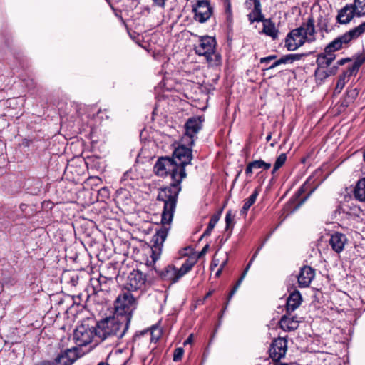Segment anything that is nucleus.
I'll use <instances>...</instances> for the list:
<instances>
[{
    "instance_id": "nucleus-52",
    "label": "nucleus",
    "mask_w": 365,
    "mask_h": 365,
    "mask_svg": "<svg viewBox=\"0 0 365 365\" xmlns=\"http://www.w3.org/2000/svg\"><path fill=\"white\" fill-rule=\"evenodd\" d=\"M90 179L96 181V184H98V182H100L101 181V179L98 177H91L90 178Z\"/></svg>"
},
{
    "instance_id": "nucleus-17",
    "label": "nucleus",
    "mask_w": 365,
    "mask_h": 365,
    "mask_svg": "<svg viewBox=\"0 0 365 365\" xmlns=\"http://www.w3.org/2000/svg\"><path fill=\"white\" fill-rule=\"evenodd\" d=\"M299 323V321L297 320L296 317L287 314L284 315L281 318L279 321V326L283 330L286 331H291L298 328Z\"/></svg>"
},
{
    "instance_id": "nucleus-50",
    "label": "nucleus",
    "mask_w": 365,
    "mask_h": 365,
    "mask_svg": "<svg viewBox=\"0 0 365 365\" xmlns=\"http://www.w3.org/2000/svg\"><path fill=\"white\" fill-rule=\"evenodd\" d=\"M205 237V230L197 237V242L201 241Z\"/></svg>"
},
{
    "instance_id": "nucleus-55",
    "label": "nucleus",
    "mask_w": 365,
    "mask_h": 365,
    "mask_svg": "<svg viewBox=\"0 0 365 365\" xmlns=\"http://www.w3.org/2000/svg\"><path fill=\"white\" fill-rule=\"evenodd\" d=\"M258 253V250L253 255L251 259H253V261L255 260V257H257Z\"/></svg>"
},
{
    "instance_id": "nucleus-2",
    "label": "nucleus",
    "mask_w": 365,
    "mask_h": 365,
    "mask_svg": "<svg viewBox=\"0 0 365 365\" xmlns=\"http://www.w3.org/2000/svg\"><path fill=\"white\" fill-rule=\"evenodd\" d=\"M315 41V29L313 18L309 17L300 27L292 30L285 39V47L289 51H295L306 42Z\"/></svg>"
},
{
    "instance_id": "nucleus-45",
    "label": "nucleus",
    "mask_w": 365,
    "mask_h": 365,
    "mask_svg": "<svg viewBox=\"0 0 365 365\" xmlns=\"http://www.w3.org/2000/svg\"><path fill=\"white\" fill-rule=\"evenodd\" d=\"M35 365H53L51 361L44 360L36 363Z\"/></svg>"
},
{
    "instance_id": "nucleus-46",
    "label": "nucleus",
    "mask_w": 365,
    "mask_h": 365,
    "mask_svg": "<svg viewBox=\"0 0 365 365\" xmlns=\"http://www.w3.org/2000/svg\"><path fill=\"white\" fill-rule=\"evenodd\" d=\"M350 58H342L341 60H339L338 62H337V65L338 66H342L344 64H345L346 62L348 61H350Z\"/></svg>"
},
{
    "instance_id": "nucleus-15",
    "label": "nucleus",
    "mask_w": 365,
    "mask_h": 365,
    "mask_svg": "<svg viewBox=\"0 0 365 365\" xmlns=\"http://www.w3.org/2000/svg\"><path fill=\"white\" fill-rule=\"evenodd\" d=\"M329 242L334 252L340 253L344 249V246L347 242V237L342 233L335 232L331 235Z\"/></svg>"
},
{
    "instance_id": "nucleus-12",
    "label": "nucleus",
    "mask_w": 365,
    "mask_h": 365,
    "mask_svg": "<svg viewBox=\"0 0 365 365\" xmlns=\"http://www.w3.org/2000/svg\"><path fill=\"white\" fill-rule=\"evenodd\" d=\"M287 351V341L285 338L279 337L272 341L269 349V355L274 361H279L285 356Z\"/></svg>"
},
{
    "instance_id": "nucleus-56",
    "label": "nucleus",
    "mask_w": 365,
    "mask_h": 365,
    "mask_svg": "<svg viewBox=\"0 0 365 365\" xmlns=\"http://www.w3.org/2000/svg\"><path fill=\"white\" fill-rule=\"evenodd\" d=\"M309 179L307 180V182L303 185V186L302 187L301 189L302 190L305 186H307V185L309 183Z\"/></svg>"
},
{
    "instance_id": "nucleus-23",
    "label": "nucleus",
    "mask_w": 365,
    "mask_h": 365,
    "mask_svg": "<svg viewBox=\"0 0 365 365\" xmlns=\"http://www.w3.org/2000/svg\"><path fill=\"white\" fill-rule=\"evenodd\" d=\"M354 197L360 202L365 201V178L359 180L354 190Z\"/></svg>"
},
{
    "instance_id": "nucleus-8",
    "label": "nucleus",
    "mask_w": 365,
    "mask_h": 365,
    "mask_svg": "<svg viewBox=\"0 0 365 365\" xmlns=\"http://www.w3.org/2000/svg\"><path fill=\"white\" fill-rule=\"evenodd\" d=\"M203 118L195 116L190 118L185 124V133L182 137V141L188 145H193L196 139V135L202 129Z\"/></svg>"
},
{
    "instance_id": "nucleus-13",
    "label": "nucleus",
    "mask_w": 365,
    "mask_h": 365,
    "mask_svg": "<svg viewBox=\"0 0 365 365\" xmlns=\"http://www.w3.org/2000/svg\"><path fill=\"white\" fill-rule=\"evenodd\" d=\"M78 358V349L76 348L68 349L58 354L52 364L53 365H72Z\"/></svg>"
},
{
    "instance_id": "nucleus-33",
    "label": "nucleus",
    "mask_w": 365,
    "mask_h": 365,
    "mask_svg": "<svg viewBox=\"0 0 365 365\" xmlns=\"http://www.w3.org/2000/svg\"><path fill=\"white\" fill-rule=\"evenodd\" d=\"M346 73H342L336 83V86L334 90L335 93H339L342 89L344 88L345 84H346Z\"/></svg>"
},
{
    "instance_id": "nucleus-51",
    "label": "nucleus",
    "mask_w": 365,
    "mask_h": 365,
    "mask_svg": "<svg viewBox=\"0 0 365 365\" xmlns=\"http://www.w3.org/2000/svg\"><path fill=\"white\" fill-rule=\"evenodd\" d=\"M217 265V264L215 262V260H213L212 264H210V270L213 271L214 268Z\"/></svg>"
},
{
    "instance_id": "nucleus-20",
    "label": "nucleus",
    "mask_w": 365,
    "mask_h": 365,
    "mask_svg": "<svg viewBox=\"0 0 365 365\" xmlns=\"http://www.w3.org/2000/svg\"><path fill=\"white\" fill-rule=\"evenodd\" d=\"M271 168V164L265 163L262 160H254L249 163L245 169V173L247 176H250L252 174L253 169L262 168L264 170H269Z\"/></svg>"
},
{
    "instance_id": "nucleus-18",
    "label": "nucleus",
    "mask_w": 365,
    "mask_h": 365,
    "mask_svg": "<svg viewBox=\"0 0 365 365\" xmlns=\"http://www.w3.org/2000/svg\"><path fill=\"white\" fill-rule=\"evenodd\" d=\"M334 59V54L327 53L325 51H324V53H320L317 58L318 68L315 71L316 75L319 76L321 72V68H325L329 66Z\"/></svg>"
},
{
    "instance_id": "nucleus-10",
    "label": "nucleus",
    "mask_w": 365,
    "mask_h": 365,
    "mask_svg": "<svg viewBox=\"0 0 365 365\" xmlns=\"http://www.w3.org/2000/svg\"><path fill=\"white\" fill-rule=\"evenodd\" d=\"M146 281V276L141 271L134 269L128 276L124 287L128 293L142 290L145 286Z\"/></svg>"
},
{
    "instance_id": "nucleus-24",
    "label": "nucleus",
    "mask_w": 365,
    "mask_h": 365,
    "mask_svg": "<svg viewBox=\"0 0 365 365\" xmlns=\"http://www.w3.org/2000/svg\"><path fill=\"white\" fill-rule=\"evenodd\" d=\"M263 32L274 39H275L278 35V30L270 19L263 21Z\"/></svg>"
},
{
    "instance_id": "nucleus-25",
    "label": "nucleus",
    "mask_w": 365,
    "mask_h": 365,
    "mask_svg": "<svg viewBox=\"0 0 365 365\" xmlns=\"http://www.w3.org/2000/svg\"><path fill=\"white\" fill-rule=\"evenodd\" d=\"M299 57L297 54H288L282 56L280 59L275 61L267 69H273L281 64H285L288 63H292L294 61L299 60Z\"/></svg>"
},
{
    "instance_id": "nucleus-40",
    "label": "nucleus",
    "mask_w": 365,
    "mask_h": 365,
    "mask_svg": "<svg viewBox=\"0 0 365 365\" xmlns=\"http://www.w3.org/2000/svg\"><path fill=\"white\" fill-rule=\"evenodd\" d=\"M167 1L168 0H152L153 6L163 9L165 7V4Z\"/></svg>"
},
{
    "instance_id": "nucleus-58",
    "label": "nucleus",
    "mask_w": 365,
    "mask_h": 365,
    "mask_svg": "<svg viewBox=\"0 0 365 365\" xmlns=\"http://www.w3.org/2000/svg\"><path fill=\"white\" fill-rule=\"evenodd\" d=\"M211 294V292L207 293L206 297L207 298Z\"/></svg>"
},
{
    "instance_id": "nucleus-5",
    "label": "nucleus",
    "mask_w": 365,
    "mask_h": 365,
    "mask_svg": "<svg viewBox=\"0 0 365 365\" xmlns=\"http://www.w3.org/2000/svg\"><path fill=\"white\" fill-rule=\"evenodd\" d=\"M364 32L365 21L333 40L325 47L324 51L327 53L334 54L335 51H339L344 46L348 45L353 39L357 38Z\"/></svg>"
},
{
    "instance_id": "nucleus-38",
    "label": "nucleus",
    "mask_w": 365,
    "mask_h": 365,
    "mask_svg": "<svg viewBox=\"0 0 365 365\" xmlns=\"http://www.w3.org/2000/svg\"><path fill=\"white\" fill-rule=\"evenodd\" d=\"M98 279L101 282V287H107V291L109 289V287L108 286V283H113V281L112 278L108 279L107 277H106L104 276H100L98 278Z\"/></svg>"
},
{
    "instance_id": "nucleus-44",
    "label": "nucleus",
    "mask_w": 365,
    "mask_h": 365,
    "mask_svg": "<svg viewBox=\"0 0 365 365\" xmlns=\"http://www.w3.org/2000/svg\"><path fill=\"white\" fill-rule=\"evenodd\" d=\"M252 262H253V259H251L250 260L249 263L247 264V265L246 266V267H245V269L244 272H242V274H243L244 276H246V274H247V272H248L249 269L250 268L251 264H252Z\"/></svg>"
},
{
    "instance_id": "nucleus-31",
    "label": "nucleus",
    "mask_w": 365,
    "mask_h": 365,
    "mask_svg": "<svg viewBox=\"0 0 365 365\" xmlns=\"http://www.w3.org/2000/svg\"><path fill=\"white\" fill-rule=\"evenodd\" d=\"M287 155L285 153H281L277 158L275 163L274 165V168L272 170V173L276 172L278 169H279L286 162Z\"/></svg>"
},
{
    "instance_id": "nucleus-11",
    "label": "nucleus",
    "mask_w": 365,
    "mask_h": 365,
    "mask_svg": "<svg viewBox=\"0 0 365 365\" xmlns=\"http://www.w3.org/2000/svg\"><path fill=\"white\" fill-rule=\"evenodd\" d=\"M217 42L215 37L207 36V63L209 66L218 67L222 63L221 55L216 51Z\"/></svg>"
},
{
    "instance_id": "nucleus-7",
    "label": "nucleus",
    "mask_w": 365,
    "mask_h": 365,
    "mask_svg": "<svg viewBox=\"0 0 365 365\" xmlns=\"http://www.w3.org/2000/svg\"><path fill=\"white\" fill-rule=\"evenodd\" d=\"M94 338H96V327L89 325L88 322L78 325L74 330L73 340L77 346H86Z\"/></svg>"
},
{
    "instance_id": "nucleus-3",
    "label": "nucleus",
    "mask_w": 365,
    "mask_h": 365,
    "mask_svg": "<svg viewBox=\"0 0 365 365\" xmlns=\"http://www.w3.org/2000/svg\"><path fill=\"white\" fill-rule=\"evenodd\" d=\"M96 338L100 341L115 337L121 339L128 331L129 327L128 322L123 323L118 317H108L98 322L96 324Z\"/></svg>"
},
{
    "instance_id": "nucleus-14",
    "label": "nucleus",
    "mask_w": 365,
    "mask_h": 365,
    "mask_svg": "<svg viewBox=\"0 0 365 365\" xmlns=\"http://www.w3.org/2000/svg\"><path fill=\"white\" fill-rule=\"evenodd\" d=\"M315 276V271L311 267L304 266L300 269L297 277L298 284L301 288L308 287Z\"/></svg>"
},
{
    "instance_id": "nucleus-30",
    "label": "nucleus",
    "mask_w": 365,
    "mask_h": 365,
    "mask_svg": "<svg viewBox=\"0 0 365 365\" xmlns=\"http://www.w3.org/2000/svg\"><path fill=\"white\" fill-rule=\"evenodd\" d=\"M205 36L200 37V44L195 47V51L199 56H205Z\"/></svg>"
},
{
    "instance_id": "nucleus-6",
    "label": "nucleus",
    "mask_w": 365,
    "mask_h": 365,
    "mask_svg": "<svg viewBox=\"0 0 365 365\" xmlns=\"http://www.w3.org/2000/svg\"><path fill=\"white\" fill-rule=\"evenodd\" d=\"M197 261V256H190L185 260L180 269H177L173 265H168L162 271L160 276L163 280L168 281L170 283H175L192 269Z\"/></svg>"
},
{
    "instance_id": "nucleus-53",
    "label": "nucleus",
    "mask_w": 365,
    "mask_h": 365,
    "mask_svg": "<svg viewBox=\"0 0 365 365\" xmlns=\"http://www.w3.org/2000/svg\"><path fill=\"white\" fill-rule=\"evenodd\" d=\"M221 272H222V267H220L217 270V272H216V273H215V275H216L217 277L220 276V274Z\"/></svg>"
},
{
    "instance_id": "nucleus-37",
    "label": "nucleus",
    "mask_w": 365,
    "mask_h": 365,
    "mask_svg": "<svg viewBox=\"0 0 365 365\" xmlns=\"http://www.w3.org/2000/svg\"><path fill=\"white\" fill-rule=\"evenodd\" d=\"M184 349L182 347H178L175 349L173 353V360L175 362L179 361L182 359L184 354Z\"/></svg>"
},
{
    "instance_id": "nucleus-9",
    "label": "nucleus",
    "mask_w": 365,
    "mask_h": 365,
    "mask_svg": "<svg viewBox=\"0 0 365 365\" xmlns=\"http://www.w3.org/2000/svg\"><path fill=\"white\" fill-rule=\"evenodd\" d=\"M193 145H188L180 140V145L176 147L173 153L172 160H175L178 166H185L192 160V150Z\"/></svg>"
},
{
    "instance_id": "nucleus-32",
    "label": "nucleus",
    "mask_w": 365,
    "mask_h": 365,
    "mask_svg": "<svg viewBox=\"0 0 365 365\" xmlns=\"http://www.w3.org/2000/svg\"><path fill=\"white\" fill-rule=\"evenodd\" d=\"M220 215H221V211H219V212L215 213L212 216V217L209 222L208 227L207 228V235L214 228V227L215 226L217 222L219 221Z\"/></svg>"
},
{
    "instance_id": "nucleus-1",
    "label": "nucleus",
    "mask_w": 365,
    "mask_h": 365,
    "mask_svg": "<svg viewBox=\"0 0 365 365\" xmlns=\"http://www.w3.org/2000/svg\"><path fill=\"white\" fill-rule=\"evenodd\" d=\"M153 170L160 177L170 176L172 182L169 186L160 190L157 199L163 202L161 215V227L153 236V241L158 245H162L170 229L175 211L178 194L181 190V182L186 177L185 168L178 166L175 160L170 157H160L156 161Z\"/></svg>"
},
{
    "instance_id": "nucleus-47",
    "label": "nucleus",
    "mask_w": 365,
    "mask_h": 365,
    "mask_svg": "<svg viewBox=\"0 0 365 365\" xmlns=\"http://www.w3.org/2000/svg\"><path fill=\"white\" fill-rule=\"evenodd\" d=\"M202 227V225H201L200 227H197L196 230L193 232V235L192 237L193 242L195 240V235L199 232V231L201 230Z\"/></svg>"
},
{
    "instance_id": "nucleus-27",
    "label": "nucleus",
    "mask_w": 365,
    "mask_h": 365,
    "mask_svg": "<svg viewBox=\"0 0 365 365\" xmlns=\"http://www.w3.org/2000/svg\"><path fill=\"white\" fill-rule=\"evenodd\" d=\"M205 254V245H204L202 247L201 250L198 253H197L196 252L194 251V248L192 246H187V247L183 248L180 251V255L182 256H187L188 257L187 258H189L190 256L195 255V256H197V259H198L200 257L203 256Z\"/></svg>"
},
{
    "instance_id": "nucleus-43",
    "label": "nucleus",
    "mask_w": 365,
    "mask_h": 365,
    "mask_svg": "<svg viewBox=\"0 0 365 365\" xmlns=\"http://www.w3.org/2000/svg\"><path fill=\"white\" fill-rule=\"evenodd\" d=\"M131 174H132V172L130 171H127L125 172L124 174H123V176L121 178V181L122 182H125L127 181L129 178H131Z\"/></svg>"
},
{
    "instance_id": "nucleus-28",
    "label": "nucleus",
    "mask_w": 365,
    "mask_h": 365,
    "mask_svg": "<svg viewBox=\"0 0 365 365\" xmlns=\"http://www.w3.org/2000/svg\"><path fill=\"white\" fill-rule=\"evenodd\" d=\"M353 5L357 16L365 15V0H354Z\"/></svg>"
},
{
    "instance_id": "nucleus-29",
    "label": "nucleus",
    "mask_w": 365,
    "mask_h": 365,
    "mask_svg": "<svg viewBox=\"0 0 365 365\" xmlns=\"http://www.w3.org/2000/svg\"><path fill=\"white\" fill-rule=\"evenodd\" d=\"M90 285L93 289V294H96L101 291L107 292V287H101V282L98 278H91L90 280Z\"/></svg>"
},
{
    "instance_id": "nucleus-57",
    "label": "nucleus",
    "mask_w": 365,
    "mask_h": 365,
    "mask_svg": "<svg viewBox=\"0 0 365 365\" xmlns=\"http://www.w3.org/2000/svg\"><path fill=\"white\" fill-rule=\"evenodd\" d=\"M271 138H272V135H271L270 134H269V135H268L267 136V138H266L267 141L270 140H271Z\"/></svg>"
},
{
    "instance_id": "nucleus-19",
    "label": "nucleus",
    "mask_w": 365,
    "mask_h": 365,
    "mask_svg": "<svg viewBox=\"0 0 365 365\" xmlns=\"http://www.w3.org/2000/svg\"><path fill=\"white\" fill-rule=\"evenodd\" d=\"M302 302V296L298 291L292 292L287 300V312H294L299 307Z\"/></svg>"
},
{
    "instance_id": "nucleus-42",
    "label": "nucleus",
    "mask_w": 365,
    "mask_h": 365,
    "mask_svg": "<svg viewBox=\"0 0 365 365\" xmlns=\"http://www.w3.org/2000/svg\"><path fill=\"white\" fill-rule=\"evenodd\" d=\"M207 20L212 14V7L210 6V2L207 1Z\"/></svg>"
},
{
    "instance_id": "nucleus-16",
    "label": "nucleus",
    "mask_w": 365,
    "mask_h": 365,
    "mask_svg": "<svg viewBox=\"0 0 365 365\" xmlns=\"http://www.w3.org/2000/svg\"><path fill=\"white\" fill-rule=\"evenodd\" d=\"M356 16V11L353 4H347L338 13L337 19L340 24H348L354 16Z\"/></svg>"
},
{
    "instance_id": "nucleus-49",
    "label": "nucleus",
    "mask_w": 365,
    "mask_h": 365,
    "mask_svg": "<svg viewBox=\"0 0 365 365\" xmlns=\"http://www.w3.org/2000/svg\"><path fill=\"white\" fill-rule=\"evenodd\" d=\"M192 340V335H190L189 337L184 341L183 344L184 346H186L188 344H190Z\"/></svg>"
},
{
    "instance_id": "nucleus-4",
    "label": "nucleus",
    "mask_w": 365,
    "mask_h": 365,
    "mask_svg": "<svg viewBox=\"0 0 365 365\" xmlns=\"http://www.w3.org/2000/svg\"><path fill=\"white\" fill-rule=\"evenodd\" d=\"M136 307V299L131 293L124 292L115 300L114 317H118V319L125 324L128 322V326L130 327L133 313Z\"/></svg>"
},
{
    "instance_id": "nucleus-35",
    "label": "nucleus",
    "mask_w": 365,
    "mask_h": 365,
    "mask_svg": "<svg viewBox=\"0 0 365 365\" xmlns=\"http://www.w3.org/2000/svg\"><path fill=\"white\" fill-rule=\"evenodd\" d=\"M226 230L232 228L235 224V215L231 210L227 211L225 216Z\"/></svg>"
},
{
    "instance_id": "nucleus-22",
    "label": "nucleus",
    "mask_w": 365,
    "mask_h": 365,
    "mask_svg": "<svg viewBox=\"0 0 365 365\" xmlns=\"http://www.w3.org/2000/svg\"><path fill=\"white\" fill-rule=\"evenodd\" d=\"M260 192V188L257 187L253 191L252 194L245 200V203L243 205V207L240 211V213L243 215L244 216L247 215L248 210L250 208V207L255 202L257 196L259 195Z\"/></svg>"
},
{
    "instance_id": "nucleus-48",
    "label": "nucleus",
    "mask_w": 365,
    "mask_h": 365,
    "mask_svg": "<svg viewBox=\"0 0 365 365\" xmlns=\"http://www.w3.org/2000/svg\"><path fill=\"white\" fill-rule=\"evenodd\" d=\"M349 96H351L352 98H354L357 96V92L356 90H351L348 93Z\"/></svg>"
},
{
    "instance_id": "nucleus-39",
    "label": "nucleus",
    "mask_w": 365,
    "mask_h": 365,
    "mask_svg": "<svg viewBox=\"0 0 365 365\" xmlns=\"http://www.w3.org/2000/svg\"><path fill=\"white\" fill-rule=\"evenodd\" d=\"M245 277V276H244L242 274L241 275V277H240V279H238V281L237 282L235 286L233 287V289H232V291L230 292V294H229V297H228V299L230 300L232 296L235 294V292H237V289L239 288V287L240 286L241 283L242 282L244 278Z\"/></svg>"
},
{
    "instance_id": "nucleus-21",
    "label": "nucleus",
    "mask_w": 365,
    "mask_h": 365,
    "mask_svg": "<svg viewBox=\"0 0 365 365\" xmlns=\"http://www.w3.org/2000/svg\"><path fill=\"white\" fill-rule=\"evenodd\" d=\"M201 7H205V0H199L192 6V12L194 13V19L200 23L205 22V13L199 11Z\"/></svg>"
},
{
    "instance_id": "nucleus-26",
    "label": "nucleus",
    "mask_w": 365,
    "mask_h": 365,
    "mask_svg": "<svg viewBox=\"0 0 365 365\" xmlns=\"http://www.w3.org/2000/svg\"><path fill=\"white\" fill-rule=\"evenodd\" d=\"M261 5L259 1H256L254 4V9L248 15L250 21L252 23L255 21H262V15L261 13Z\"/></svg>"
},
{
    "instance_id": "nucleus-36",
    "label": "nucleus",
    "mask_w": 365,
    "mask_h": 365,
    "mask_svg": "<svg viewBox=\"0 0 365 365\" xmlns=\"http://www.w3.org/2000/svg\"><path fill=\"white\" fill-rule=\"evenodd\" d=\"M98 197L102 201H105L106 200L108 199L110 197L109 190L106 187L101 188L98 191Z\"/></svg>"
},
{
    "instance_id": "nucleus-54",
    "label": "nucleus",
    "mask_w": 365,
    "mask_h": 365,
    "mask_svg": "<svg viewBox=\"0 0 365 365\" xmlns=\"http://www.w3.org/2000/svg\"><path fill=\"white\" fill-rule=\"evenodd\" d=\"M97 365H110L108 362L101 361L98 363Z\"/></svg>"
},
{
    "instance_id": "nucleus-34",
    "label": "nucleus",
    "mask_w": 365,
    "mask_h": 365,
    "mask_svg": "<svg viewBox=\"0 0 365 365\" xmlns=\"http://www.w3.org/2000/svg\"><path fill=\"white\" fill-rule=\"evenodd\" d=\"M362 62L359 60L356 61L354 63L350 66L346 72L343 73H346V76H350L354 73H356L361 66Z\"/></svg>"
},
{
    "instance_id": "nucleus-41",
    "label": "nucleus",
    "mask_w": 365,
    "mask_h": 365,
    "mask_svg": "<svg viewBox=\"0 0 365 365\" xmlns=\"http://www.w3.org/2000/svg\"><path fill=\"white\" fill-rule=\"evenodd\" d=\"M277 58V56L275 55H271V56H269L267 57H264V58H262L260 59V63L262 64H267L269 63H270L272 61L274 60Z\"/></svg>"
}]
</instances>
